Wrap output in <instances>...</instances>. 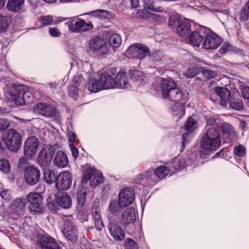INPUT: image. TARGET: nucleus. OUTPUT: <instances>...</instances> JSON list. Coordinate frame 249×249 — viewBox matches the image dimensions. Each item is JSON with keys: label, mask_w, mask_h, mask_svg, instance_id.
<instances>
[{"label": "nucleus", "mask_w": 249, "mask_h": 249, "mask_svg": "<svg viewBox=\"0 0 249 249\" xmlns=\"http://www.w3.org/2000/svg\"><path fill=\"white\" fill-rule=\"evenodd\" d=\"M221 143L219 130L215 127H211L208 128L201 138V147L207 151H214L221 145Z\"/></svg>", "instance_id": "obj_1"}, {"label": "nucleus", "mask_w": 249, "mask_h": 249, "mask_svg": "<svg viewBox=\"0 0 249 249\" xmlns=\"http://www.w3.org/2000/svg\"><path fill=\"white\" fill-rule=\"evenodd\" d=\"M162 97L168 98L172 102L179 101L183 96L182 92L178 89L177 84L173 80L163 79L160 84Z\"/></svg>", "instance_id": "obj_2"}, {"label": "nucleus", "mask_w": 249, "mask_h": 249, "mask_svg": "<svg viewBox=\"0 0 249 249\" xmlns=\"http://www.w3.org/2000/svg\"><path fill=\"white\" fill-rule=\"evenodd\" d=\"M115 82L107 73H102L99 76V80L91 79L88 85V89L91 92H97L104 89H110Z\"/></svg>", "instance_id": "obj_3"}, {"label": "nucleus", "mask_w": 249, "mask_h": 249, "mask_svg": "<svg viewBox=\"0 0 249 249\" xmlns=\"http://www.w3.org/2000/svg\"><path fill=\"white\" fill-rule=\"evenodd\" d=\"M66 24L68 25L69 30L72 33H83L93 29V25L91 21L86 22L78 17L70 18Z\"/></svg>", "instance_id": "obj_4"}, {"label": "nucleus", "mask_w": 249, "mask_h": 249, "mask_svg": "<svg viewBox=\"0 0 249 249\" xmlns=\"http://www.w3.org/2000/svg\"><path fill=\"white\" fill-rule=\"evenodd\" d=\"M90 50L99 56L107 55L110 53V45L101 36H96L89 42Z\"/></svg>", "instance_id": "obj_5"}, {"label": "nucleus", "mask_w": 249, "mask_h": 249, "mask_svg": "<svg viewBox=\"0 0 249 249\" xmlns=\"http://www.w3.org/2000/svg\"><path fill=\"white\" fill-rule=\"evenodd\" d=\"M22 137L15 129L10 128L7 131V135L3 142L7 148L11 151L17 152L21 146Z\"/></svg>", "instance_id": "obj_6"}, {"label": "nucleus", "mask_w": 249, "mask_h": 249, "mask_svg": "<svg viewBox=\"0 0 249 249\" xmlns=\"http://www.w3.org/2000/svg\"><path fill=\"white\" fill-rule=\"evenodd\" d=\"M34 112L42 116L49 118L53 120H59L60 114L56 108L46 104L39 103L33 107Z\"/></svg>", "instance_id": "obj_7"}, {"label": "nucleus", "mask_w": 249, "mask_h": 249, "mask_svg": "<svg viewBox=\"0 0 249 249\" xmlns=\"http://www.w3.org/2000/svg\"><path fill=\"white\" fill-rule=\"evenodd\" d=\"M55 148L52 145H44L40 151L37 159L38 164L42 167L49 165L55 153Z\"/></svg>", "instance_id": "obj_8"}, {"label": "nucleus", "mask_w": 249, "mask_h": 249, "mask_svg": "<svg viewBox=\"0 0 249 249\" xmlns=\"http://www.w3.org/2000/svg\"><path fill=\"white\" fill-rule=\"evenodd\" d=\"M102 173L100 171L88 167L84 170V176L81 180V183L85 184L91 179L90 185L96 186L102 182Z\"/></svg>", "instance_id": "obj_9"}, {"label": "nucleus", "mask_w": 249, "mask_h": 249, "mask_svg": "<svg viewBox=\"0 0 249 249\" xmlns=\"http://www.w3.org/2000/svg\"><path fill=\"white\" fill-rule=\"evenodd\" d=\"M170 172L169 168L165 166H161L155 169L153 172L152 170L148 171L147 172L141 174L140 176L141 179L145 178L150 183L156 181L157 178H163L167 176Z\"/></svg>", "instance_id": "obj_10"}, {"label": "nucleus", "mask_w": 249, "mask_h": 249, "mask_svg": "<svg viewBox=\"0 0 249 249\" xmlns=\"http://www.w3.org/2000/svg\"><path fill=\"white\" fill-rule=\"evenodd\" d=\"M127 53L130 57L140 59L150 55L149 49L140 43L131 45L127 49Z\"/></svg>", "instance_id": "obj_11"}, {"label": "nucleus", "mask_w": 249, "mask_h": 249, "mask_svg": "<svg viewBox=\"0 0 249 249\" xmlns=\"http://www.w3.org/2000/svg\"><path fill=\"white\" fill-rule=\"evenodd\" d=\"M24 179L29 185L33 186L38 183L40 178V171L36 167L28 166L25 169Z\"/></svg>", "instance_id": "obj_12"}, {"label": "nucleus", "mask_w": 249, "mask_h": 249, "mask_svg": "<svg viewBox=\"0 0 249 249\" xmlns=\"http://www.w3.org/2000/svg\"><path fill=\"white\" fill-rule=\"evenodd\" d=\"M30 203L29 209L31 212L40 213L42 211V197L38 193H30L26 196Z\"/></svg>", "instance_id": "obj_13"}, {"label": "nucleus", "mask_w": 249, "mask_h": 249, "mask_svg": "<svg viewBox=\"0 0 249 249\" xmlns=\"http://www.w3.org/2000/svg\"><path fill=\"white\" fill-rule=\"evenodd\" d=\"M39 141L35 136L28 138L25 141L24 146V152L27 158L33 157L38 148Z\"/></svg>", "instance_id": "obj_14"}, {"label": "nucleus", "mask_w": 249, "mask_h": 249, "mask_svg": "<svg viewBox=\"0 0 249 249\" xmlns=\"http://www.w3.org/2000/svg\"><path fill=\"white\" fill-rule=\"evenodd\" d=\"M37 243L40 249H60L55 239L49 235H38Z\"/></svg>", "instance_id": "obj_15"}, {"label": "nucleus", "mask_w": 249, "mask_h": 249, "mask_svg": "<svg viewBox=\"0 0 249 249\" xmlns=\"http://www.w3.org/2000/svg\"><path fill=\"white\" fill-rule=\"evenodd\" d=\"M71 184V178L70 174L67 172L60 173L56 178L55 187L59 190H67Z\"/></svg>", "instance_id": "obj_16"}, {"label": "nucleus", "mask_w": 249, "mask_h": 249, "mask_svg": "<svg viewBox=\"0 0 249 249\" xmlns=\"http://www.w3.org/2000/svg\"><path fill=\"white\" fill-rule=\"evenodd\" d=\"M222 43V40L215 34L209 32L206 34L203 46L206 49H216Z\"/></svg>", "instance_id": "obj_17"}, {"label": "nucleus", "mask_w": 249, "mask_h": 249, "mask_svg": "<svg viewBox=\"0 0 249 249\" xmlns=\"http://www.w3.org/2000/svg\"><path fill=\"white\" fill-rule=\"evenodd\" d=\"M64 235L68 240L76 241L78 238V232L76 226L70 220H66L64 222L63 230Z\"/></svg>", "instance_id": "obj_18"}, {"label": "nucleus", "mask_w": 249, "mask_h": 249, "mask_svg": "<svg viewBox=\"0 0 249 249\" xmlns=\"http://www.w3.org/2000/svg\"><path fill=\"white\" fill-rule=\"evenodd\" d=\"M134 190L130 188H125L122 189L118 196V200L124 207H127L133 202L134 200Z\"/></svg>", "instance_id": "obj_19"}, {"label": "nucleus", "mask_w": 249, "mask_h": 249, "mask_svg": "<svg viewBox=\"0 0 249 249\" xmlns=\"http://www.w3.org/2000/svg\"><path fill=\"white\" fill-rule=\"evenodd\" d=\"M214 91L218 97V99L216 98V100H218L222 106L226 107L231 97V92L226 87H216L214 88Z\"/></svg>", "instance_id": "obj_20"}, {"label": "nucleus", "mask_w": 249, "mask_h": 249, "mask_svg": "<svg viewBox=\"0 0 249 249\" xmlns=\"http://www.w3.org/2000/svg\"><path fill=\"white\" fill-rule=\"evenodd\" d=\"M108 228L113 238L116 241H122L124 239L125 233L117 223L110 222Z\"/></svg>", "instance_id": "obj_21"}, {"label": "nucleus", "mask_w": 249, "mask_h": 249, "mask_svg": "<svg viewBox=\"0 0 249 249\" xmlns=\"http://www.w3.org/2000/svg\"><path fill=\"white\" fill-rule=\"evenodd\" d=\"M191 27V22L186 19H183L177 27V33L181 37L185 38L190 35Z\"/></svg>", "instance_id": "obj_22"}, {"label": "nucleus", "mask_w": 249, "mask_h": 249, "mask_svg": "<svg viewBox=\"0 0 249 249\" xmlns=\"http://www.w3.org/2000/svg\"><path fill=\"white\" fill-rule=\"evenodd\" d=\"M53 164L58 168H63L68 164V158L66 154L63 151H58L54 155Z\"/></svg>", "instance_id": "obj_23"}, {"label": "nucleus", "mask_w": 249, "mask_h": 249, "mask_svg": "<svg viewBox=\"0 0 249 249\" xmlns=\"http://www.w3.org/2000/svg\"><path fill=\"white\" fill-rule=\"evenodd\" d=\"M115 82L114 85L110 88H114L116 87L122 89H127L129 87L126 75L124 72H119L117 73L116 79L112 77Z\"/></svg>", "instance_id": "obj_24"}, {"label": "nucleus", "mask_w": 249, "mask_h": 249, "mask_svg": "<svg viewBox=\"0 0 249 249\" xmlns=\"http://www.w3.org/2000/svg\"><path fill=\"white\" fill-rule=\"evenodd\" d=\"M135 219L134 209L133 208H127L122 214L121 222L124 225L127 226L134 223Z\"/></svg>", "instance_id": "obj_25"}, {"label": "nucleus", "mask_w": 249, "mask_h": 249, "mask_svg": "<svg viewBox=\"0 0 249 249\" xmlns=\"http://www.w3.org/2000/svg\"><path fill=\"white\" fill-rule=\"evenodd\" d=\"M26 205L25 198H18L15 199L11 205V210L12 213L17 215L22 214Z\"/></svg>", "instance_id": "obj_26"}, {"label": "nucleus", "mask_w": 249, "mask_h": 249, "mask_svg": "<svg viewBox=\"0 0 249 249\" xmlns=\"http://www.w3.org/2000/svg\"><path fill=\"white\" fill-rule=\"evenodd\" d=\"M206 33L198 31L193 32L189 37V40L192 45L195 46H199L203 44Z\"/></svg>", "instance_id": "obj_27"}, {"label": "nucleus", "mask_w": 249, "mask_h": 249, "mask_svg": "<svg viewBox=\"0 0 249 249\" xmlns=\"http://www.w3.org/2000/svg\"><path fill=\"white\" fill-rule=\"evenodd\" d=\"M56 202L60 207L65 209L71 208L72 205L71 198L67 193L62 194L61 196L58 197Z\"/></svg>", "instance_id": "obj_28"}, {"label": "nucleus", "mask_w": 249, "mask_h": 249, "mask_svg": "<svg viewBox=\"0 0 249 249\" xmlns=\"http://www.w3.org/2000/svg\"><path fill=\"white\" fill-rule=\"evenodd\" d=\"M107 37L108 38V43L110 45V50L118 48L121 45L122 39L118 34L109 32Z\"/></svg>", "instance_id": "obj_29"}, {"label": "nucleus", "mask_w": 249, "mask_h": 249, "mask_svg": "<svg viewBox=\"0 0 249 249\" xmlns=\"http://www.w3.org/2000/svg\"><path fill=\"white\" fill-rule=\"evenodd\" d=\"M124 205L121 204L120 201L118 200H113L111 201L109 204L107 209V212L115 216L119 215L122 209L124 208Z\"/></svg>", "instance_id": "obj_30"}, {"label": "nucleus", "mask_w": 249, "mask_h": 249, "mask_svg": "<svg viewBox=\"0 0 249 249\" xmlns=\"http://www.w3.org/2000/svg\"><path fill=\"white\" fill-rule=\"evenodd\" d=\"M24 0H8L6 7L9 11L18 12L21 9Z\"/></svg>", "instance_id": "obj_31"}, {"label": "nucleus", "mask_w": 249, "mask_h": 249, "mask_svg": "<svg viewBox=\"0 0 249 249\" xmlns=\"http://www.w3.org/2000/svg\"><path fill=\"white\" fill-rule=\"evenodd\" d=\"M170 111L173 115L183 116L185 114L184 104L178 103L175 104L171 107Z\"/></svg>", "instance_id": "obj_32"}, {"label": "nucleus", "mask_w": 249, "mask_h": 249, "mask_svg": "<svg viewBox=\"0 0 249 249\" xmlns=\"http://www.w3.org/2000/svg\"><path fill=\"white\" fill-rule=\"evenodd\" d=\"M43 175L45 181L48 184L56 183L57 177L52 170L49 169L44 170Z\"/></svg>", "instance_id": "obj_33"}, {"label": "nucleus", "mask_w": 249, "mask_h": 249, "mask_svg": "<svg viewBox=\"0 0 249 249\" xmlns=\"http://www.w3.org/2000/svg\"><path fill=\"white\" fill-rule=\"evenodd\" d=\"M239 18L240 21L245 22L249 19V0L240 10L239 14Z\"/></svg>", "instance_id": "obj_34"}, {"label": "nucleus", "mask_w": 249, "mask_h": 249, "mask_svg": "<svg viewBox=\"0 0 249 249\" xmlns=\"http://www.w3.org/2000/svg\"><path fill=\"white\" fill-rule=\"evenodd\" d=\"M205 120L206 122V128L208 130V126L214 125L218 130L219 123L217 121V117L213 114L207 115L205 116Z\"/></svg>", "instance_id": "obj_35"}, {"label": "nucleus", "mask_w": 249, "mask_h": 249, "mask_svg": "<svg viewBox=\"0 0 249 249\" xmlns=\"http://www.w3.org/2000/svg\"><path fill=\"white\" fill-rule=\"evenodd\" d=\"M25 92L24 87L21 84H12L10 88L8 93L11 96Z\"/></svg>", "instance_id": "obj_36"}, {"label": "nucleus", "mask_w": 249, "mask_h": 249, "mask_svg": "<svg viewBox=\"0 0 249 249\" xmlns=\"http://www.w3.org/2000/svg\"><path fill=\"white\" fill-rule=\"evenodd\" d=\"M173 165L175 169L181 170L186 167L187 163L184 159L176 157L174 159Z\"/></svg>", "instance_id": "obj_37"}, {"label": "nucleus", "mask_w": 249, "mask_h": 249, "mask_svg": "<svg viewBox=\"0 0 249 249\" xmlns=\"http://www.w3.org/2000/svg\"><path fill=\"white\" fill-rule=\"evenodd\" d=\"M183 20L181 18L179 15L173 14L171 15L169 19V26L172 29H176L178 24Z\"/></svg>", "instance_id": "obj_38"}, {"label": "nucleus", "mask_w": 249, "mask_h": 249, "mask_svg": "<svg viewBox=\"0 0 249 249\" xmlns=\"http://www.w3.org/2000/svg\"><path fill=\"white\" fill-rule=\"evenodd\" d=\"M11 22L10 18L0 15V33L5 32Z\"/></svg>", "instance_id": "obj_39"}, {"label": "nucleus", "mask_w": 249, "mask_h": 249, "mask_svg": "<svg viewBox=\"0 0 249 249\" xmlns=\"http://www.w3.org/2000/svg\"><path fill=\"white\" fill-rule=\"evenodd\" d=\"M129 0H117L115 3V8L119 12H122L129 8Z\"/></svg>", "instance_id": "obj_40"}, {"label": "nucleus", "mask_w": 249, "mask_h": 249, "mask_svg": "<svg viewBox=\"0 0 249 249\" xmlns=\"http://www.w3.org/2000/svg\"><path fill=\"white\" fill-rule=\"evenodd\" d=\"M220 128L223 132L228 134L230 138L235 136V131L233 127L230 124L223 123L220 125Z\"/></svg>", "instance_id": "obj_41"}, {"label": "nucleus", "mask_w": 249, "mask_h": 249, "mask_svg": "<svg viewBox=\"0 0 249 249\" xmlns=\"http://www.w3.org/2000/svg\"><path fill=\"white\" fill-rule=\"evenodd\" d=\"M231 107L236 110H241L244 108V104L239 99L232 100L231 97L228 102Z\"/></svg>", "instance_id": "obj_42"}, {"label": "nucleus", "mask_w": 249, "mask_h": 249, "mask_svg": "<svg viewBox=\"0 0 249 249\" xmlns=\"http://www.w3.org/2000/svg\"><path fill=\"white\" fill-rule=\"evenodd\" d=\"M26 95L25 92L18 94L14 96H11L12 100L17 105H23L25 104V96Z\"/></svg>", "instance_id": "obj_43"}, {"label": "nucleus", "mask_w": 249, "mask_h": 249, "mask_svg": "<svg viewBox=\"0 0 249 249\" xmlns=\"http://www.w3.org/2000/svg\"><path fill=\"white\" fill-rule=\"evenodd\" d=\"M10 166L8 160L5 159H0V170L7 173L9 172Z\"/></svg>", "instance_id": "obj_44"}, {"label": "nucleus", "mask_w": 249, "mask_h": 249, "mask_svg": "<svg viewBox=\"0 0 249 249\" xmlns=\"http://www.w3.org/2000/svg\"><path fill=\"white\" fill-rule=\"evenodd\" d=\"M86 198V194L85 190L79 191L77 193V202L79 205L82 206L85 203Z\"/></svg>", "instance_id": "obj_45"}, {"label": "nucleus", "mask_w": 249, "mask_h": 249, "mask_svg": "<svg viewBox=\"0 0 249 249\" xmlns=\"http://www.w3.org/2000/svg\"><path fill=\"white\" fill-rule=\"evenodd\" d=\"M69 95L74 99L78 97V88L76 85H71L69 88Z\"/></svg>", "instance_id": "obj_46"}, {"label": "nucleus", "mask_w": 249, "mask_h": 249, "mask_svg": "<svg viewBox=\"0 0 249 249\" xmlns=\"http://www.w3.org/2000/svg\"><path fill=\"white\" fill-rule=\"evenodd\" d=\"M40 21L43 26H48L53 23L56 24L57 23L53 21V17L51 16H47L41 17Z\"/></svg>", "instance_id": "obj_47"}, {"label": "nucleus", "mask_w": 249, "mask_h": 249, "mask_svg": "<svg viewBox=\"0 0 249 249\" xmlns=\"http://www.w3.org/2000/svg\"><path fill=\"white\" fill-rule=\"evenodd\" d=\"M196 123L194 119L192 117L189 118L184 125V128L186 131L192 130Z\"/></svg>", "instance_id": "obj_48"}, {"label": "nucleus", "mask_w": 249, "mask_h": 249, "mask_svg": "<svg viewBox=\"0 0 249 249\" xmlns=\"http://www.w3.org/2000/svg\"><path fill=\"white\" fill-rule=\"evenodd\" d=\"M198 72V69L195 67L188 69L185 72V75L189 78H192L196 76Z\"/></svg>", "instance_id": "obj_49"}, {"label": "nucleus", "mask_w": 249, "mask_h": 249, "mask_svg": "<svg viewBox=\"0 0 249 249\" xmlns=\"http://www.w3.org/2000/svg\"><path fill=\"white\" fill-rule=\"evenodd\" d=\"M125 249H138V246L134 240L128 238L125 243Z\"/></svg>", "instance_id": "obj_50"}, {"label": "nucleus", "mask_w": 249, "mask_h": 249, "mask_svg": "<svg viewBox=\"0 0 249 249\" xmlns=\"http://www.w3.org/2000/svg\"><path fill=\"white\" fill-rule=\"evenodd\" d=\"M9 126V121L5 118H0V131L6 129Z\"/></svg>", "instance_id": "obj_51"}, {"label": "nucleus", "mask_w": 249, "mask_h": 249, "mask_svg": "<svg viewBox=\"0 0 249 249\" xmlns=\"http://www.w3.org/2000/svg\"><path fill=\"white\" fill-rule=\"evenodd\" d=\"M246 149L242 145H238L237 146L235 150V154L238 157H242L244 155Z\"/></svg>", "instance_id": "obj_52"}, {"label": "nucleus", "mask_w": 249, "mask_h": 249, "mask_svg": "<svg viewBox=\"0 0 249 249\" xmlns=\"http://www.w3.org/2000/svg\"><path fill=\"white\" fill-rule=\"evenodd\" d=\"M101 12V17H103L107 19H113L115 17V15L109 11L102 9Z\"/></svg>", "instance_id": "obj_53"}, {"label": "nucleus", "mask_w": 249, "mask_h": 249, "mask_svg": "<svg viewBox=\"0 0 249 249\" xmlns=\"http://www.w3.org/2000/svg\"><path fill=\"white\" fill-rule=\"evenodd\" d=\"M202 73L206 77L209 78L214 77L216 75L214 71L207 69L203 70L202 71Z\"/></svg>", "instance_id": "obj_54"}, {"label": "nucleus", "mask_w": 249, "mask_h": 249, "mask_svg": "<svg viewBox=\"0 0 249 249\" xmlns=\"http://www.w3.org/2000/svg\"><path fill=\"white\" fill-rule=\"evenodd\" d=\"M49 32L50 35L53 37H58L61 35L60 31L56 27L50 28Z\"/></svg>", "instance_id": "obj_55"}, {"label": "nucleus", "mask_w": 249, "mask_h": 249, "mask_svg": "<svg viewBox=\"0 0 249 249\" xmlns=\"http://www.w3.org/2000/svg\"><path fill=\"white\" fill-rule=\"evenodd\" d=\"M70 147L71 152L72 156L73 159L76 160L79 154L78 150L72 143H70Z\"/></svg>", "instance_id": "obj_56"}, {"label": "nucleus", "mask_w": 249, "mask_h": 249, "mask_svg": "<svg viewBox=\"0 0 249 249\" xmlns=\"http://www.w3.org/2000/svg\"><path fill=\"white\" fill-rule=\"evenodd\" d=\"M243 97L247 100H249V87H245L241 90Z\"/></svg>", "instance_id": "obj_57"}, {"label": "nucleus", "mask_w": 249, "mask_h": 249, "mask_svg": "<svg viewBox=\"0 0 249 249\" xmlns=\"http://www.w3.org/2000/svg\"><path fill=\"white\" fill-rule=\"evenodd\" d=\"M102 9H97L87 13V15H91L94 17H102Z\"/></svg>", "instance_id": "obj_58"}, {"label": "nucleus", "mask_w": 249, "mask_h": 249, "mask_svg": "<svg viewBox=\"0 0 249 249\" xmlns=\"http://www.w3.org/2000/svg\"><path fill=\"white\" fill-rule=\"evenodd\" d=\"M94 223H95V226L96 229L99 231H101V230L104 227V224L103 223L102 219H99V220L94 221Z\"/></svg>", "instance_id": "obj_59"}, {"label": "nucleus", "mask_w": 249, "mask_h": 249, "mask_svg": "<svg viewBox=\"0 0 249 249\" xmlns=\"http://www.w3.org/2000/svg\"><path fill=\"white\" fill-rule=\"evenodd\" d=\"M68 135H69V145L70 144V143L73 144V143L75 142V137H76L75 134L74 133H73L72 131H69L68 132Z\"/></svg>", "instance_id": "obj_60"}, {"label": "nucleus", "mask_w": 249, "mask_h": 249, "mask_svg": "<svg viewBox=\"0 0 249 249\" xmlns=\"http://www.w3.org/2000/svg\"><path fill=\"white\" fill-rule=\"evenodd\" d=\"M93 217L94 219V221L101 219V216L100 213L97 211V209H96L95 211L93 213Z\"/></svg>", "instance_id": "obj_61"}, {"label": "nucleus", "mask_w": 249, "mask_h": 249, "mask_svg": "<svg viewBox=\"0 0 249 249\" xmlns=\"http://www.w3.org/2000/svg\"><path fill=\"white\" fill-rule=\"evenodd\" d=\"M229 46V43H225L220 49L221 53H226L228 51Z\"/></svg>", "instance_id": "obj_62"}, {"label": "nucleus", "mask_w": 249, "mask_h": 249, "mask_svg": "<svg viewBox=\"0 0 249 249\" xmlns=\"http://www.w3.org/2000/svg\"><path fill=\"white\" fill-rule=\"evenodd\" d=\"M144 0L145 1V4L147 5V8L149 10H152L153 11H158V10H157V8H154L152 4H150V3L149 4L148 3H146V0Z\"/></svg>", "instance_id": "obj_63"}, {"label": "nucleus", "mask_w": 249, "mask_h": 249, "mask_svg": "<svg viewBox=\"0 0 249 249\" xmlns=\"http://www.w3.org/2000/svg\"><path fill=\"white\" fill-rule=\"evenodd\" d=\"M26 162V159L24 158H21L19 159L18 163L20 165L24 164Z\"/></svg>", "instance_id": "obj_64"}]
</instances>
